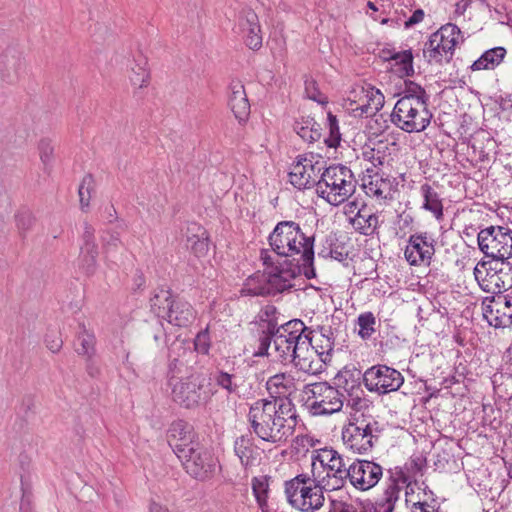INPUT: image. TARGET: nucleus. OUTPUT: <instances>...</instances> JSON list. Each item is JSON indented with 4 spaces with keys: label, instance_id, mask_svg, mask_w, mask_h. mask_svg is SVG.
Instances as JSON below:
<instances>
[{
    "label": "nucleus",
    "instance_id": "obj_1",
    "mask_svg": "<svg viewBox=\"0 0 512 512\" xmlns=\"http://www.w3.org/2000/svg\"><path fill=\"white\" fill-rule=\"evenodd\" d=\"M248 418L253 432L273 444L285 442L297 423L295 406L287 398L257 400L250 406Z\"/></svg>",
    "mask_w": 512,
    "mask_h": 512
},
{
    "label": "nucleus",
    "instance_id": "obj_2",
    "mask_svg": "<svg viewBox=\"0 0 512 512\" xmlns=\"http://www.w3.org/2000/svg\"><path fill=\"white\" fill-rule=\"evenodd\" d=\"M269 245L276 256L274 261H289L298 266L307 278L314 276V238L307 236L294 221L279 222L268 237Z\"/></svg>",
    "mask_w": 512,
    "mask_h": 512
},
{
    "label": "nucleus",
    "instance_id": "obj_3",
    "mask_svg": "<svg viewBox=\"0 0 512 512\" xmlns=\"http://www.w3.org/2000/svg\"><path fill=\"white\" fill-rule=\"evenodd\" d=\"M428 100L429 97L421 86L409 82L404 95L397 100L393 108V124L406 133H420L426 130L433 118Z\"/></svg>",
    "mask_w": 512,
    "mask_h": 512
},
{
    "label": "nucleus",
    "instance_id": "obj_4",
    "mask_svg": "<svg viewBox=\"0 0 512 512\" xmlns=\"http://www.w3.org/2000/svg\"><path fill=\"white\" fill-rule=\"evenodd\" d=\"M261 259L265 266L264 274L255 273L246 279L241 289L243 296L265 295L272 290L283 292L293 287L299 272L297 265L289 261H274L267 251L261 253Z\"/></svg>",
    "mask_w": 512,
    "mask_h": 512
},
{
    "label": "nucleus",
    "instance_id": "obj_5",
    "mask_svg": "<svg viewBox=\"0 0 512 512\" xmlns=\"http://www.w3.org/2000/svg\"><path fill=\"white\" fill-rule=\"evenodd\" d=\"M346 469L342 455L333 448L312 451L310 477L326 491H335L345 485Z\"/></svg>",
    "mask_w": 512,
    "mask_h": 512
},
{
    "label": "nucleus",
    "instance_id": "obj_6",
    "mask_svg": "<svg viewBox=\"0 0 512 512\" xmlns=\"http://www.w3.org/2000/svg\"><path fill=\"white\" fill-rule=\"evenodd\" d=\"M356 189L352 171L344 165H332L324 168L316 183V194L333 206L345 203Z\"/></svg>",
    "mask_w": 512,
    "mask_h": 512
},
{
    "label": "nucleus",
    "instance_id": "obj_7",
    "mask_svg": "<svg viewBox=\"0 0 512 512\" xmlns=\"http://www.w3.org/2000/svg\"><path fill=\"white\" fill-rule=\"evenodd\" d=\"M306 327L301 320L294 319L286 322L271 332V336L264 335L259 339V348L255 356H273L282 361H289L294 355V346L303 336Z\"/></svg>",
    "mask_w": 512,
    "mask_h": 512
},
{
    "label": "nucleus",
    "instance_id": "obj_8",
    "mask_svg": "<svg viewBox=\"0 0 512 512\" xmlns=\"http://www.w3.org/2000/svg\"><path fill=\"white\" fill-rule=\"evenodd\" d=\"M324 491L325 488L307 474L297 475L285 484L288 503L301 512L319 510L324 505Z\"/></svg>",
    "mask_w": 512,
    "mask_h": 512
},
{
    "label": "nucleus",
    "instance_id": "obj_9",
    "mask_svg": "<svg viewBox=\"0 0 512 512\" xmlns=\"http://www.w3.org/2000/svg\"><path fill=\"white\" fill-rule=\"evenodd\" d=\"M169 386L173 400L189 409L206 404L214 394L211 384L201 375H191L186 378L171 377Z\"/></svg>",
    "mask_w": 512,
    "mask_h": 512
},
{
    "label": "nucleus",
    "instance_id": "obj_10",
    "mask_svg": "<svg viewBox=\"0 0 512 512\" xmlns=\"http://www.w3.org/2000/svg\"><path fill=\"white\" fill-rule=\"evenodd\" d=\"M464 37L460 28L452 23L442 25L425 43L423 55L429 63L441 64L449 62L455 48L463 43Z\"/></svg>",
    "mask_w": 512,
    "mask_h": 512
},
{
    "label": "nucleus",
    "instance_id": "obj_11",
    "mask_svg": "<svg viewBox=\"0 0 512 512\" xmlns=\"http://www.w3.org/2000/svg\"><path fill=\"white\" fill-rule=\"evenodd\" d=\"M377 426V421L372 417L354 416L349 423L342 428L341 438L343 445L352 453H368L374 445Z\"/></svg>",
    "mask_w": 512,
    "mask_h": 512
},
{
    "label": "nucleus",
    "instance_id": "obj_12",
    "mask_svg": "<svg viewBox=\"0 0 512 512\" xmlns=\"http://www.w3.org/2000/svg\"><path fill=\"white\" fill-rule=\"evenodd\" d=\"M306 405L313 416L331 415L341 411L344 401L338 389L327 382L307 384L303 390Z\"/></svg>",
    "mask_w": 512,
    "mask_h": 512
},
{
    "label": "nucleus",
    "instance_id": "obj_13",
    "mask_svg": "<svg viewBox=\"0 0 512 512\" xmlns=\"http://www.w3.org/2000/svg\"><path fill=\"white\" fill-rule=\"evenodd\" d=\"M479 249L489 258L506 261L512 258V229L508 226H490L482 229L477 237Z\"/></svg>",
    "mask_w": 512,
    "mask_h": 512
},
{
    "label": "nucleus",
    "instance_id": "obj_14",
    "mask_svg": "<svg viewBox=\"0 0 512 512\" xmlns=\"http://www.w3.org/2000/svg\"><path fill=\"white\" fill-rule=\"evenodd\" d=\"M385 97L380 89L370 85L353 87L345 100L344 107L354 117H371L384 106Z\"/></svg>",
    "mask_w": 512,
    "mask_h": 512
},
{
    "label": "nucleus",
    "instance_id": "obj_15",
    "mask_svg": "<svg viewBox=\"0 0 512 512\" xmlns=\"http://www.w3.org/2000/svg\"><path fill=\"white\" fill-rule=\"evenodd\" d=\"M501 261H479L474 267V276L480 288L491 294H501L512 286V270ZM508 266V264L506 265Z\"/></svg>",
    "mask_w": 512,
    "mask_h": 512
},
{
    "label": "nucleus",
    "instance_id": "obj_16",
    "mask_svg": "<svg viewBox=\"0 0 512 512\" xmlns=\"http://www.w3.org/2000/svg\"><path fill=\"white\" fill-rule=\"evenodd\" d=\"M151 306L158 307L157 313L177 327H187L196 319V312L189 302L181 298L172 299L170 292L166 290L155 295Z\"/></svg>",
    "mask_w": 512,
    "mask_h": 512
},
{
    "label": "nucleus",
    "instance_id": "obj_17",
    "mask_svg": "<svg viewBox=\"0 0 512 512\" xmlns=\"http://www.w3.org/2000/svg\"><path fill=\"white\" fill-rule=\"evenodd\" d=\"M325 165L326 163L320 155L310 153L298 156L289 172L290 183L297 189L316 186Z\"/></svg>",
    "mask_w": 512,
    "mask_h": 512
},
{
    "label": "nucleus",
    "instance_id": "obj_18",
    "mask_svg": "<svg viewBox=\"0 0 512 512\" xmlns=\"http://www.w3.org/2000/svg\"><path fill=\"white\" fill-rule=\"evenodd\" d=\"M232 31L239 36L247 47L258 50L262 46V31L257 14L249 7L236 9Z\"/></svg>",
    "mask_w": 512,
    "mask_h": 512
},
{
    "label": "nucleus",
    "instance_id": "obj_19",
    "mask_svg": "<svg viewBox=\"0 0 512 512\" xmlns=\"http://www.w3.org/2000/svg\"><path fill=\"white\" fill-rule=\"evenodd\" d=\"M363 382L370 392L380 395L397 391L404 382L402 374L386 365H375L363 374Z\"/></svg>",
    "mask_w": 512,
    "mask_h": 512
},
{
    "label": "nucleus",
    "instance_id": "obj_20",
    "mask_svg": "<svg viewBox=\"0 0 512 512\" xmlns=\"http://www.w3.org/2000/svg\"><path fill=\"white\" fill-rule=\"evenodd\" d=\"M361 182L365 194L379 204L392 200L397 192L395 178L384 176L378 171L372 170L369 166L365 168Z\"/></svg>",
    "mask_w": 512,
    "mask_h": 512
},
{
    "label": "nucleus",
    "instance_id": "obj_21",
    "mask_svg": "<svg viewBox=\"0 0 512 512\" xmlns=\"http://www.w3.org/2000/svg\"><path fill=\"white\" fill-rule=\"evenodd\" d=\"M383 476V468L368 460H356L347 469L345 473V482L347 479L350 484L359 491H368L378 484Z\"/></svg>",
    "mask_w": 512,
    "mask_h": 512
},
{
    "label": "nucleus",
    "instance_id": "obj_22",
    "mask_svg": "<svg viewBox=\"0 0 512 512\" xmlns=\"http://www.w3.org/2000/svg\"><path fill=\"white\" fill-rule=\"evenodd\" d=\"M186 472L193 478L206 481L219 470V462L214 455L202 447L194 450L190 456L181 460Z\"/></svg>",
    "mask_w": 512,
    "mask_h": 512
},
{
    "label": "nucleus",
    "instance_id": "obj_23",
    "mask_svg": "<svg viewBox=\"0 0 512 512\" xmlns=\"http://www.w3.org/2000/svg\"><path fill=\"white\" fill-rule=\"evenodd\" d=\"M435 253L434 240L427 232L411 234L404 250L406 261L412 266L429 265Z\"/></svg>",
    "mask_w": 512,
    "mask_h": 512
},
{
    "label": "nucleus",
    "instance_id": "obj_24",
    "mask_svg": "<svg viewBox=\"0 0 512 512\" xmlns=\"http://www.w3.org/2000/svg\"><path fill=\"white\" fill-rule=\"evenodd\" d=\"M299 340L294 346V355L289 361H293L295 366L303 372L313 375L320 373L324 368V364L317 354L316 347L313 345V338H310L309 334L305 331Z\"/></svg>",
    "mask_w": 512,
    "mask_h": 512
},
{
    "label": "nucleus",
    "instance_id": "obj_25",
    "mask_svg": "<svg viewBox=\"0 0 512 512\" xmlns=\"http://www.w3.org/2000/svg\"><path fill=\"white\" fill-rule=\"evenodd\" d=\"M396 150V143L388 139H381L371 142L362 148L361 160L364 163V169L369 166L372 170L389 164L392 160V153Z\"/></svg>",
    "mask_w": 512,
    "mask_h": 512
},
{
    "label": "nucleus",
    "instance_id": "obj_26",
    "mask_svg": "<svg viewBox=\"0 0 512 512\" xmlns=\"http://www.w3.org/2000/svg\"><path fill=\"white\" fill-rule=\"evenodd\" d=\"M409 475L405 470L392 469L387 486L382 497L378 500L379 512H393L396 502L399 500L400 492L405 487L408 489Z\"/></svg>",
    "mask_w": 512,
    "mask_h": 512
},
{
    "label": "nucleus",
    "instance_id": "obj_27",
    "mask_svg": "<svg viewBox=\"0 0 512 512\" xmlns=\"http://www.w3.org/2000/svg\"><path fill=\"white\" fill-rule=\"evenodd\" d=\"M380 57L388 62L390 69L401 78L411 77L415 73L411 49L398 51L394 47L387 46L381 49Z\"/></svg>",
    "mask_w": 512,
    "mask_h": 512
},
{
    "label": "nucleus",
    "instance_id": "obj_28",
    "mask_svg": "<svg viewBox=\"0 0 512 512\" xmlns=\"http://www.w3.org/2000/svg\"><path fill=\"white\" fill-rule=\"evenodd\" d=\"M98 249L95 243L94 230L86 227L82 235L79 267L87 275H93L98 268Z\"/></svg>",
    "mask_w": 512,
    "mask_h": 512
},
{
    "label": "nucleus",
    "instance_id": "obj_29",
    "mask_svg": "<svg viewBox=\"0 0 512 512\" xmlns=\"http://www.w3.org/2000/svg\"><path fill=\"white\" fill-rule=\"evenodd\" d=\"M501 301L493 302V299L486 297L481 304L483 318L490 326L495 328H505L512 326V312L503 309Z\"/></svg>",
    "mask_w": 512,
    "mask_h": 512
},
{
    "label": "nucleus",
    "instance_id": "obj_30",
    "mask_svg": "<svg viewBox=\"0 0 512 512\" xmlns=\"http://www.w3.org/2000/svg\"><path fill=\"white\" fill-rule=\"evenodd\" d=\"M229 106L239 122L247 120L250 113V104L244 86L239 81L230 84Z\"/></svg>",
    "mask_w": 512,
    "mask_h": 512
},
{
    "label": "nucleus",
    "instance_id": "obj_31",
    "mask_svg": "<svg viewBox=\"0 0 512 512\" xmlns=\"http://www.w3.org/2000/svg\"><path fill=\"white\" fill-rule=\"evenodd\" d=\"M266 387L270 395L273 397L272 400H281L282 398H288L292 393L295 392L294 378L285 373H279L271 376L266 383Z\"/></svg>",
    "mask_w": 512,
    "mask_h": 512
},
{
    "label": "nucleus",
    "instance_id": "obj_32",
    "mask_svg": "<svg viewBox=\"0 0 512 512\" xmlns=\"http://www.w3.org/2000/svg\"><path fill=\"white\" fill-rule=\"evenodd\" d=\"M214 381L228 394L240 396L246 390L245 378L240 373H228L218 371L214 375Z\"/></svg>",
    "mask_w": 512,
    "mask_h": 512
},
{
    "label": "nucleus",
    "instance_id": "obj_33",
    "mask_svg": "<svg viewBox=\"0 0 512 512\" xmlns=\"http://www.w3.org/2000/svg\"><path fill=\"white\" fill-rule=\"evenodd\" d=\"M234 451L244 467L254 465L260 455L252 439L246 436H241L236 439Z\"/></svg>",
    "mask_w": 512,
    "mask_h": 512
},
{
    "label": "nucleus",
    "instance_id": "obj_34",
    "mask_svg": "<svg viewBox=\"0 0 512 512\" xmlns=\"http://www.w3.org/2000/svg\"><path fill=\"white\" fill-rule=\"evenodd\" d=\"M506 55V49L502 46L494 47L485 51L477 60L471 65V70H490L497 67Z\"/></svg>",
    "mask_w": 512,
    "mask_h": 512
},
{
    "label": "nucleus",
    "instance_id": "obj_35",
    "mask_svg": "<svg viewBox=\"0 0 512 512\" xmlns=\"http://www.w3.org/2000/svg\"><path fill=\"white\" fill-rule=\"evenodd\" d=\"M423 198L422 208L429 211L437 220L443 217V203L437 191L425 183L420 187Z\"/></svg>",
    "mask_w": 512,
    "mask_h": 512
},
{
    "label": "nucleus",
    "instance_id": "obj_36",
    "mask_svg": "<svg viewBox=\"0 0 512 512\" xmlns=\"http://www.w3.org/2000/svg\"><path fill=\"white\" fill-rule=\"evenodd\" d=\"M294 131L300 138L309 143L317 141L321 136L319 125L310 117H302L296 120Z\"/></svg>",
    "mask_w": 512,
    "mask_h": 512
},
{
    "label": "nucleus",
    "instance_id": "obj_37",
    "mask_svg": "<svg viewBox=\"0 0 512 512\" xmlns=\"http://www.w3.org/2000/svg\"><path fill=\"white\" fill-rule=\"evenodd\" d=\"M191 230L196 232L187 237V247L195 257L202 258L206 256L209 251L208 238L205 235V231L196 224L193 225Z\"/></svg>",
    "mask_w": 512,
    "mask_h": 512
},
{
    "label": "nucleus",
    "instance_id": "obj_38",
    "mask_svg": "<svg viewBox=\"0 0 512 512\" xmlns=\"http://www.w3.org/2000/svg\"><path fill=\"white\" fill-rule=\"evenodd\" d=\"M353 228L363 235H372L378 226V217L367 208L350 221Z\"/></svg>",
    "mask_w": 512,
    "mask_h": 512
},
{
    "label": "nucleus",
    "instance_id": "obj_39",
    "mask_svg": "<svg viewBox=\"0 0 512 512\" xmlns=\"http://www.w3.org/2000/svg\"><path fill=\"white\" fill-rule=\"evenodd\" d=\"M423 497L418 493L415 496L414 490L406 491V502L411 504L412 512H437L438 504L434 499H430L428 493L423 490Z\"/></svg>",
    "mask_w": 512,
    "mask_h": 512
},
{
    "label": "nucleus",
    "instance_id": "obj_40",
    "mask_svg": "<svg viewBox=\"0 0 512 512\" xmlns=\"http://www.w3.org/2000/svg\"><path fill=\"white\" fill-rule=\"evenodd\" d=\"M335 379L337 384L346 391L352 393L354 392V389H356L362 393L360 390V383L361 379H363V375L358 369L345 367L339 371Z\"/></svg>",
    "mask_w": 512,
    "mask_h": 512
},
{
    "label": "nucleus",
    "instance_id": "obj_41",
    "mask_svg": "<svg viewBox=\"0 0 512 512\" xmlns=\"http://www.w3.org/2000/svg\"><path fill=\"white\" fill-rule=\"evenodd\" d=\"M130 85L135 89L146 88L150 82V72L145 63H136L128 73Z\"/></svg>",
    "mask_w": 512,
    "mask_h": 512
},
{
    "label": "nucleus",
    "instance_id": "obj_42",
    "mask_svg": "<svg viewBox=\"0 0 512 512\" xmlns=\"http://www.w3.org/2000/svg\"><path fill=\"white\" fill-rule=\"evenodd\" d=\"M104 258L107 261L112 260L119 251L122 242L118 232L105 231L101 236Z\"/></svg>",
    "mask_w": 512,
    "mask_h": 512
},
{
    "label": "nucleus",
    "instance_id": "obj_43",
    "mask_svg": "<svg viewBox=\"0 0 512 512\" xmlns=\"http://www.w3.org/2000/svg\"><path fill=\"white\" fill-rule=\"evenodd\" d=\"M194 434L192 426L183 421L177 420L174 421L167 432V441L170 447H177V442L179 438H184L188 435Z\"/></svg>",
    "mask_w": 512,
    "mask_h": 512
},
{
    "label": "nucleus",
    "instance_id": "obj_44",
    "mask_svg": "<svg viewBox=\"0 0 512 512\" xmlns=\"http://www.w3.org/2000/svg\"><path fill=\"white\" fill-rule=\"evenodd\" d=\"M358 335L367 340L372 337L376 331V317L372 312H364L357 317Z\"/></svg>",
    "mask_w": 512,
    "mask_h": 512
},
{
    "label": "nucleus",
    "instance_id": "obj_45",
    "mask_svg": "<svg viewBox=\"0 0 512 512\" xmlns=\"http://www.w3.org/2000/svg\"><path fill=\"white\" fill-rule=\"evenodd\" d=\"M252 491L256 498V501L260 508H263L267 504L268 492H269V478L267 476H258L252 479Z\"/></svg>",
    "mask_w": 512,
    "mask_h": 512
},
{
    "label": "nucleus",
    "instance_id": "obj_46",
    "mask_svg": "<svg viewBox=\"0 0 512 512\" xmlns=\"http://www.w3.org/2000/svg\"><path fill=\"white\" fill-rule=\"evenodd\" d=\"M199 442L195 439V434L188 435L184 438H179L177 442V447H171L174 451L175 455L181 461L182 459L187 458L190 454L200 448Z\"/></svg>",
    "mask_w": 512,
    "mask_h": 512
},
{
    "label": "nucleus",
    "instance_id": "obj_47",
    "mask_svg": "<svg viewBox=\"0 0 512 512\" xmlns=\"http://www.w3.org/2000/svg\"><path fill=\"white\" fill-rule=\"evenodd\" d=\"M312 338L313 342H315L314 347H316L317 354L319 358L323 360V364L325 365L331 360L334 343L324 334L314 335Z\"/></svg>",
    "mask_w": 512,
    "mask_h": 512
},
{
    "label": "nucleus",
    "instance_id": "obj_48",
    "mask_svg": "<svg viewBox=\"0 0 512 512\" xmlns=\"http://www.w3.org/2000/svg\"><path fill=\"white\" fill-rule=\"evenodd\" d=\"M95 193V180L91 175H85L79 185L78 194L82 208H86L90 204V200Z\"/></svg>",
    "mask_w": 512,
    "mask_h": 512
},
{
    "label": "nucleus",
    "instance_id": "obj_49",
    "mask_svg": "<svg viewBox=\"0 0 512 512\" xmlns=\"http://www.w3.org/2000/svg\"><path fill=\"white\" fill-rule=\"evenodd\" d=\"M327 128L328 136L325 138V143L328 147L336 148L340 144L341 133L338 120L331 112L327 114Z\"/></svg>",
    "mask_w": 512,
    "mask_h": 512
},
{
    "label": "nucleus",
    "instance_id": "obj_50",
    "mask_svg": "<svg viewBox=\"0 0 512 512\" xmlns=\"http://www.w3.org/2000/svg\"><path fill=\"white\" fill-rule=\"evenodd\" d=\"M95 337L93 334L84 331L79 334L76 343V351L80 355L90 357L94 353Z\"/></svg>",
    "mask_w": 512,
    "mask_h": 512
},
{
    "label": "nucleus",
    "instance_id": "obj_51",
    "mask_svg": "<svg viewBox=\"0 0 512 512\" xmlns=\"http://www.w3.org/2000/svg\"><path fill=\"white\" fill-rule=\"evenodd\" d=\"M424 460L420 457L410 459L403 467H395L394 469L405 470L409 475L408 489L413 491V487L417 486L415 480L416 475L422 470Z\"/></svg>",
    "mask_w": 512,
    "mask_h": 512
},
{
    "label": "nucleus",
    "instance_id": "obj_52",
    "mask_svg": "<svg viewBox=\"0 0 512 512\" xmlns=\"http://www.w3.org/2000/svg\"><path fill=\"white\" fill-rule=\"evenodd\" d=\"M347 407L355 412H361L364 416V413L372 407V402L366 396L352 392L349 394Z\"/></svg>",
    "mask_w": 512,
    "mask_h": 512
},
{
    "label": "nucleus",
    "instance_id": "obj_53",
    "mask_svg": "<svg viewBox=\"0 0 512 512\" xmlns=\"http://www.w3.org/2000/svg\"><path fill=\"white\" fill-rule=\"evenodd\" d=\"M345 202L343 212L348 217L349 222L367 208L366 203L362 198H349Z\"/></svg>",
    "mask_w": 512,
    "mask_h": 512
},
{
    "label": "nucleus",
    "instance_id": "obj_54",
    "mask_svg": "<svg viewBox=\"0 0 512 512\" xmlns=\"http://www.w3.org/2000/svg\"><path fill=\"white\" fill-rule=\"evenodd\" d=\"M40 160L45 167H50L53 162L54 147L49 139H41L38 144Z\"/></svg>",
    "mask_w": 512,
    "mask_h": 512
},
{
    "label": "nucleus",
    "instance_id": "obj_55",
    "mask_svg": "<svg viewBox=\"0 0 512 512\" xmlns=\"http://www.w3.org/2000/svg\"><path fill=\"white\" fill-rule=\"evenodd\" d=\"M305 95L308 99L322 105L328 102L327 97L320 92L317 83L313 79H307L305 81Z\"/></svg>",
    "mask_w": 512,
    "mask_h": 512
},
{
    "label": "nucleus",
    "instance_id": "obj_56",
    "mask_svg": "<svg viewBox=\"0 0 512 512\" xmlns=\"http://www.w3.org/2000/svg\"><path fill=\"white\" fill-rule=\"evenodd\" d=\"M318 443L319 440L309 434L298 435L294 440L295 449L298 452H307Z\"/></svg>",
    "mask_w": 512,
    "mask_h": 512
},
{
    "label": "nucleus",
    "instance_id": "obj_57",
    "mask_svg": "<svg viewBox=\"0 0 512 512\" xmlns=\"http://www.w3.org/2000/svg\"><path fill=\"white\" fill-rule=\"evenodd\" d=\"M195 350L201 354H207L210 349V336L208 329L199 332L194 341Z\"/></svg>",
    "mask_w": 512,
    "mask_h": 512
},
{
    "label": "nucleus",
    "instance_id": "obj_58",
    "mask_svg": "<svg viewBox=\"0 0 512 512\" xmlns=\"http://www.w3.org/2000/svg\"><path fill=\"white\" fill-rule=\"evenodd\" d=\"M471 4L472 0H459L456 2L452 18L456 20L457 18L463 16Z\"/></svg>",
    "mask_w": 512,
    "mask_h": 512
},
{
    "label": "nucleus",
    "instance_id": "obj_59",
    "mask_svg": "<svg viewBox=\"0 0 512 512\" xmlns=\"http://www.w3.org/2000/svg\"><path fill=\"white\" fill-rule=\"evenodd\" d=\"M424 19V11L422 9H417L413 12V14L405 21V28H410L416 24H419Z\"/></svg>",
    "mask_w": 512,
    "mask_h": 512
},
{
    "label": "nucleus",
    "instance_id": "obj_60",
    "mask_svg": "<svg viewBox=\"0 0 512 512\" xmlns=\"http://www.w3.org/2000/svg\"><path fill=\"white\" fill-rule=\"evenodd\" d=\"M490 299H493V302L501 301L502 305L505 306L504 309L512 312V296L496 294V296L490 297Z\"/></svg>",
    "mask_w": 512,
    "mask_h": 512
},
{
    "label": "nucleus",
    "instance_id": "obj_61",
    "mask_svg": "<svg viewBox=\"0 0 512 512\" xmlns=\"http://www.w3.org/2000/svg\"><path fill=\"white\" fill-rule=\"evenodd\" d=\"M503 369L506 374L512 377V345L506 351Z\"/></svg>",
    "mask_w": 512,
    "mask_h": 512
},
{
    "label": "nucleus",
    "instance_id": "obj_62",
    "mask_svg": "<svg viewBox=\"0 0 512 512\" xmlns=\"http://www.w3.org/2000/svg\"><path fill=\"white\" fill-rule=\"evenodd\" d=\"M46 346L51 352L57 353L62 347V340L58 337L52 340L46 339Z\"/></svg>",
    "mask_w": 512,
    "mask_h": 512
},
{
    "label": "nucleus",
    "instance_id": "obj_63",
    "mask_svg": "<svg viewBox=\"0 0 512 512\" xmlns=\"http://www.w3.org/2000/svg\"><path fill=\"white\" fill-rule=\"evenodd\" d=\"M500 108L502 111H507L512 109V99L511 96H507L506 98H501L500 100Z\"/></svg>",
    "mask_w": 512,
    "mask_h": 512
},
{
    "label": "nucleus",
    "instance_id": "obj_64",
    "mask_svg": "<svg viewBox=\"0 0 512 512\" xmlns=\"http://www.w3.org/2000/svg\"><path fill=\"white\" fill-rule=\"evenodd\" d=\"M150 512H170V511L166 507L153 502L150 505Z\"/></svg>",
    "mask_w": 512,
    "mask_h": 512
}]
</instances>
